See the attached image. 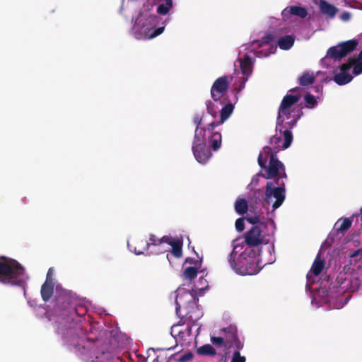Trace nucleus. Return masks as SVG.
<instances>
[{
    "instance_id": "9b49d317",
    "label": "nucleus",
    "mask_w": 362,
    "mask_h": 362,
    "mask_svg": "<svg viewBox=\"0 0 362 362\" xmlns=\"http://www.w3.org/2000/svg\"><path fill=\"white\" fill-rule=\"evenodd\" d=\"M237 252L235 249L228 255V261L230 267L237 273L241 275H252L257 272V265L255 262L245 260V266L240 265L242 264L240 259H238V263L235 262V257Z\"/></svg>"
},
{
    "instance_id": "39448f33",
    "label": "nucleus",
    "mask_w": 362,
    "mask_h": 362,
    "mask_svg": "<svg viewBox=\"0 0 362 362\" xmlns=\"http://www.w3.org/2000/svg\"><path fill=\"white\" fill-rule=\"evenodd\" d=\"M204 115L196 114L193 117V122L196 124L194 139L208 136L211 148L216 151L221 146V134L218 132H214L215 123L210 122L206 126H203Z\"/></svg>"
},
{
    "instance_id": "0eeeda50",
    "label": "nucleus",
    "mask_w": 362,
    "mask_h": 362,
    "mask_svg": "<svg viewBox=\"0 0 362 362\" xmlns=\"http://www.w3.org/2000/svg\"><path fill=\"white\" fill-rule=\"evenodd\" d=\"M285 181L281 178H276L273 181H269L266 185V199L269 202L272 197H274L276 201L273 203L274 209L279 208L284 202L286 197Z\"/></svg>"
},
{
    "instance_id": "f704fd0d",
    "label": "nucleus",
    "mask_w": 362,
    "mask_h": 362,
    "mask_svg": "<svg viewBox=\"0 0 362 362\" xmlns=\"http://www.w3.org/2000/svg\"><path fill=\"white\" fill-rule=\"evenodd\" d=\"M304 99H305L307 107H309V108L313 107L317 104V100L312 94H310V93L306 94L304 97Z\"/></svg>"
},
{
    "instance_id": "ea45409f",
    "label": "nucleus",
    "mask_w": 362,
    "mask_h": 362,
    "mask_svg": "<svg viewBox=\"0 0 362 362\" xmlns=\"http://www.w3.org/2000/svg\"><path fill=\"white\" fill-rule=\"evenodd\" d=\"M194 357V355L192 352L188 351L183 355H182L177 360L178 362H188L191 361Z\"/></svg>"
},
{
    "instance_id": "f03ea898",
    "label": "nucleus",
    "mask_w": 362,
    "mask_h": 362,
    "mask_svg": "<svg viewBox=\"0 0 362 362\" xmlns=\"http://www.w3.org/2000/svg\"><path fill=\"white\" fill-rule=\"evenodd\" d=\"M257 160L259 165L265 170V173L261 175L264 178L267 180H275L276 178L287 180L285 166L278 159L277 155L272 153L271 147L264 146L263 152L259 153Z\"/></svg>"
},
{
    "instance_id": "6e6d98bb",
    "label": "nucleus",
    "mask_w": 362,
    "mask_h": 362,
    "mask_svg": "<svg viewBox=\"0 0 362 362\" xmlns=\"http://www.w3.org/2000/svg\"><path fill=\"white\" fill-rule=\"evenodd\" d=\"M88 341H91L92 342L95 341L96 339H91V338H89V337H87L86 338Z\"/></svg>"
},
{
    "instance_id": "f3484780",
    "label": "nucleus",
    "mask_w": 362,
    "mask_h": 362,
    "mask_svg": "<svg viewBox=\"0 0 362 362\" xmlns=\"http://www.w3.org/2000/svg\"><path fill=\"white\" fill-rule=\"evenodd\" d=\"M262 242V231L260 228L257 226H252L245 233V243L249 247L258 246L261 245Z\"/></svg>"
},
{
    "instance_id": "49530a36",
    "label": "nucleus",
    "mask_w": 362,
    "mask_h": 362,
    "mask_svg": "<svg viewBox=\"0 0 362 362\" xmlns=\"http://www.w3.org/2000/svg\"><path fill=\"white\" fill-rule=\"evenodd\" d=\"M185 320H183V317H180L181 319H180V320L179 323H178L177 325H174V326L173 327V329L174 327H175L178 326V325H183L186 322V320H192V319L191 318V316H188V314H186V315H185Z\"/></svg>"
},
{
    "instance_id": "c03bdc74",
    "label": "nucleus",
    "mask_w": 362,
    "mask_h": 362,
    "mask_svg": "<svg viewBox=\"0 0 362 362\" xmlns=\"http://www.w3.org/2000/svg\"><path fill=\"white\" fill-rule=\"evenodd\" d=\"M246 220L251 224H256L259 222V217L257 215L250 216V214H247Z\"/></svg>"
},
{
    "instance_id": "b1692460",
    "label": "nucleus",
    "mask_w": 362,
    "mask_h": 362,
    "mask_svg": "<svg viewBox=\"0 0 362 362\" xmlns=\"http://www.w3.org/2000/svg\"><path fill=\"white\" fill-rule=\"evenodd\" d=\"M294 44V38L291 35L281 37L278 40V45L281 49L288 50Z\"/></svg>"
},
{
    "instance_id": "412c9836",
    "label": "nucleus",
    "mask_w": 362,
    "mask_h": 362,
    "mask_svg": "<svg viewBox=\"0 0 362 362\" xmlns=\"http://www.w3.org/2000/svg\"><path fill=\"white\" fill-rule=\"evenodd\" d=\"M234 109V106L231 103H228L225 105L221 110V115L220 119L218 121H213L215 123V128L218 127V125L224 123V122L230 116V115L233 113Z\"/></svg>"
},
{
    "instance_id": "864d4df0",
    "label": "nucleus",
    "mask_w": 362,
    "mask_h": 362,
    "mask_svg": "<svg viewBox=\"0 0 362 362\" xmlns=\"http://www.w3.org/2000/svg\"><path fill=\"white\" fill-rule=\"evenodd\" d=\"M178 335L180 336L181 337H184V332L182 331H179L178 332Z\"/></svg>"
},
{
    "instance_id": "a878e982",
    "label": "nucleus",
    "mask_w": 362,
    "mask_h": 362,
    "mask_svg": "<svg viewBox=\"0 0 362 362\" xmlns=\"http://www.w3.org/2000/svg\"><path fill=\"white\" fill-rule=\"evenodd\" d=\"M315 81V76L310 74L308 71L304 72L298 78V83L300 86H307L313 84Z\"/></svg>"
},
{
    "instance_id": "423d86ee",
    "label": "nucleus",
    "mask_w": 362,
    "mask_h": 362,
    "mask_svg": "<svg viewBox=\"0 0 362 362\" xmlns=\"http://www.w3.org/2000/svg\"><path fill=\"white\" fill-rule=\"evenodd\" d=\"M336 281L341 290L344 291L354 292L357 291L362 282V269L358 267L356 270L345 266L336 279Z\"/></svg>"
},
{
    "instance_id": "72a5a7b5",
    "label": "nucleus",
    "mask_w": 362,
    "mask_h": 362,
    "mask_svg": "<svg viewBox=\"0 0 362 362\" xmlns=\"http://www.w3.org/2000/svg\"><path fill=\"white\" fill-rule=\"evenodd\" d=\"M274 40L272 34L269 33L262 37L260 41L254 42L258 45V47H261L263 45H269Z\"/></svg>"
},
{
    "instance_id": "ddd939ff",
    "label": "nucleus",
    "mask_w": 362,
    "mask_h": 362,
    "mask_svg": "<svg viewBox=\"0 0 362 362\" xmlns=\"http://www.w3.org/2000/svg\"><path fill=\"white\" fill-rule=\"evenodd\" d=\"M223 334L225 340V347L226 349L235 348L238 350H241L243 348V343L241 342L238 337L237 327L235 325H230L221 330Z\"/></svg>"
},
{
    "instance_id": "37998d69",
    "label": "nucleus",
    "mask_w": 362,
    "mask_h": 362,
    "mask_svg": "<svg viewBox=\"0 0 362 362\" xmlns=\"http://www.w3.org/2000/svg\"><path fill=\"white\" fill-rule=\"evenodd\" d=\"M350 257L351 259H354V261H358L362 258V251L358 249L357 250H355L354 252L350 254Z\"/></svg>"
},
{
    "instance_id": "a18cd8bd",
    "label": "nucleus",
    "mask_w": 362,
    "mask_h": 362,
    "mask_svg": "<svg viewBox=\"0 0 362 362\" xmlns=\"http://www.w3.org/2000/svg\"><path fill=\"white\" fill-rule=\"evenodd\" d=\"M247 78L248 77L243 76L240 78V84L238 87H235V88L237 90V92L241 91L245 88V83L247 81Z\"/></svg>"
},
{
    "instance_id": "2eb2a0df",
    "label": "nucleus",
    "mask_w": 362,
    "mask_h": 362,
    "mask_svg": "<svg viewBox=\"0 0 362 362\" xmlns=\"http://www.w3.org/2000/svg\"><path fill=\"white\" fill-rule=\"evenodd\" d=\"M356 59L355 57H350L348 59V62L346 63L342 64L340 66V71L338 74H336L334 76V81L339 85L343 86L349 83L353 79V76L349 74V71L351 68L356 64Z\"/></svg>"
},
{
    "instance_id": "5701e85b",
    "label": "nucleus",
    "mask_w": 362,
    "mask_h": 362,
    "mask_svg": "<svg viewBox=\"0 0 362 362\" xmlns=\"http://www.w3.org/2000/svg\"><path fill=\"white\" fill-rule=\"evenodd\" d=\"M242 74L244 76L248 77L252 72V59L248 55H245L243 59L239 62Z\"/></svg>"
},
{
    "instance_id": "c9c22d12",
    "label": "nucleus",
    "mask_w": 362,
    "mask_h": 362,
    "mask_svg": "<svg viewBox=\"0 0 362 362\" xmlns=\"http://www.w3.org/2000/svg\"><path fill=\"white\" fill-rule=\"evenodd\" d=\"M211 341L214 345L218 347L223 346L225 347V340L223 337H211Z\"/></svg>"
},
{
    "instance_id": "20e7f679",
    "label": "nucleus",
    "mask_w": 362,
    "mask_h": 362,
    "mask_svg": "<svg viewBox=\"0 0 362 362\" xmlns=\"http://www.w3.org/2000/svg\"><path fill=\"white\" fill-rule=\"evenodd\" d=\"M25 269L16 260L0 256V282L21 286L24 282Z\"/></svg>"
},
{
    "instance_id": "dca6fc26",
    "label": "nucleus",
    "mask_w": 362,
    "mask_h": 362,
    "mask_svg": "<svg viewBox=\"0 0 362 362\" xmlns=\"http://www.w3.org/2000/svg\"><path fill=\"white\" fill-rule=\"evenodd\" d=\"M136 246L134 251L136 255L144 254V251L149 249L150 246H158L160 245V238L156 237L154 234H150L149 240L147 241L144 239H138L136 241Z\"/></svg>"
},
{
    "instance_id": "8fccbe9b",
    "label": "nucleus",
    "mask_w": 362,
    "mask_h": 362,
    "mask_svg": "<svg viewBox=\"0 0 362 362\" xmlns=\"http://www.w3.org/2000/svg\"><path fill=\"white\" fill-rule=\"evenodd\" d=\"M355 59H356V62L362 60V50L359 52L358 57Z\"/></svg>"
},
{
    "instance_id": "e433bc0d",
    "label": "nucleus",
    "mask_w": 362,
    "mask_h": 362,
    "mask_svg": "<svg viewBox=\"0 0 362 362\" xmlns=\"http://www.w3.org/2000/svg\"><path fill=\"white\" fill-rule=\"evenodd\" d=\"M246 358L245 356H242L240 353V350L235 349L233 353L231 362H245Z\"/></svg>"
},
{
    "instance_id": "f257e3e1",
    "label": "nucleus",
    "mask_w": 362,
    "mask_h": 362,
    "mask_svg": "<svg viewBox=\"0 0 362 362\" xmlns=\"http://www.w3.org/2000/svg\"><path fill=\"white\" fill-rule=\"evenodd\" d=\"M80 309H84V308L74 306L71 296L65 291L60 292L54 298V310L58 317L56 322L57 333L62 336L64 344L79 346L76 330L71 327H67L66 324H71L74 316L79 315L78 312Z\"/></svg>"
},
{
    "instance_id": "09e8293b",
    "label": "nucleus",
    "mask_w": 362,
    "mask_h": 362,
    "mask_svg": "<svg viewBox=\"0 0 362 362\" xmlns=\"http://www.w3.org/2000/svg\"><path fill=\"white\" fill-rule=\"evenodd\" d=\"M175 310H176L177 315H178L180 317V305L177 301H176V309Z\"/></svg>"
},
{
    "instance_id": "3c124183",
    "label": "nucleus",
    "mask_w": 362,
    "mask_h": 362,
    "mask_svg": "<svg viewBox=\"0 0 362 362\" xmlns=\"http://www.w3.org/2000/svg\"><path fill=\"white\" fill-rule=\"evenodd\" d=\"M349 14L348 13H344L343 14V19L347 20V19H349Z\"/></svg>"
},
{
    "instance_id": "393cba45",
    "label": "nucleus",
    "mask_w": 362,
    "mask_h": 362,
    "mask_svg": "<svg viewBox=\"0 0 362 362\" xmlns=\"http://www.w3.org/2000/svg\"><path fill=\"white\" fill-rule=\"evenodd\" d=\"M235 210L240 215L246 214L248 210L247 200L244 198H238L235 202Z\"/></svg>"
},
{
    "instance_id": "f8f14e48",
    "label": "nucleus",
    "mask_w": 362,
    "mask_h": 362,
    "mask_svg": "<svg viewBox=\"0 0 362 362\" xmlns=\"http://www.w3.org/2000/svg\"><path fill=\"white\" fill-rule=\"evenodd\" d=\"M232 78V76H223L215 80L211 88V96L215 102L220 101L226 95Z\"/></svg>"
},
{
    "instance_id": "de8ad7c7",
    "label": "nucleus",
    "mask_w": 362,
    "mask_h": 362,
    "mask_svg": "<svg viewBox=\"0 0 362 362\" xmlns=\"http://www.w3.org/2000/svg\"><path fill=\"white\" fill-rule=\"evenodd\" d=\"M52 274H53V270L52 268H49L48 269V272L47 273V278H46V281H52Z\"/></svg>"
},
{
    "instance_id": "79ce46f5",
    "label": "nucleus",
    "mask_w": 362,
    "mask_h": 362,
    "mask_svg": "<svg viewBox=\"0 0 362 362\" xmlns=\"http://www.w3.org/2000/svg\"><path fill=\"white\" fill-rule=\"evenodd\" d=\"M175 240V239H173L170 235H164L162 238H160V245L162 243H167L168 245H173Z\"/></svg>"
},
{
    "instance_id": "c756f323",
    "label": "nucleus",
    "mask_w": 362,
    "mask_h": 362,
    "mask_svg": "<svg viewBox=\"0 0 362 362\" xmlns=\"http://www.w3.org/2000/svg\"><path fill=\"white\" fill-rule=\"evenodd\" d=\"M201 267H187L183 273L182 276L185 279L193 280L194 279L198 274V269Z\"/></svg>"
},
{
    "instance_id": "cd10ccee",
    "label": "nucleus",
    "mask_w": 362,
    "mask_h": 362,
    "mask_svg": "<svg viewBox=\"0 0 362 362\" xmlns=\"http://www.w3.org/2000/svg\"><path fill=\"white\" fill-rule=\"evenodd\" d=\"M197 353L201 356H214L216 354V349L211 344H204L199 347Z\"/></svg>"
},
{
    "instance_id": "58836bf2",
    "label": "nucleus",
    "mask_w": 362,
    "mask_h": 362,
    "mask_svg": "<svg viewBox=\"0 0 362 362\" xmlns=\"http://www.w3.org/2000/svg\"><path fill=\"white\" fill-rule=\"evenodd\" d=\"M185 262L191 264H194L193 267H201L202 262V257L199 258V259H194L193 258L187 257L185 259Z\"/></svg>"
},
{
    "instance_id": "1a4fd4ad",
    "label": "nucleus",
    "mask_w": 362,
    "mask_h": 362,
    "mask_svg": "<svg viewBox=\"0 0 362 362\" xmlns=\"http://www.w3.org/2000/svg\"><path fill=\"white\" fill-rule=\"evenodd\" d=\"M358 45L357 40H350L339 43L337 46L331 47L327 52V56L334 61H339L342 58L354 51Z\"/></svg>"
},
{
    "instance_id": "4be33fe9",
    "label": "nucleus",
    "mask_w": 362,
    "mask_h": 362,
    "mask_svg": "<svg viewBox=\"0 0 362 362\" xmlns=\"http://www.w3.org/2000/svg\"><path fill=\"white\" fill-rule=\"evenodd\" d=\"M320 9L322 13L327 15L330 18H334L338 11L334 5L328 3L325 0L320 1Z\"/></svg>"
},
{
    "instance_id": "5fc2aeb1",
    "label": "nucleus",
    "mask_w": 362,
    "mask_h": 362,
    "mask_svg": "<svg viewBox=\"0 0 362 362\" xmlns=\"http://www.w3.org/2000/svg\"><path fill=\"white\" fill-rule=\"evenodd\" d=\"M298 89H299V88H293V89L290 90L289 91H291V92H292V91L295 92V91L298 90Z\"/></svg>"
},
{
    "instance_id": "a211bd4d",
    "label": "nucleus",
    "mask_w": 362,
    "mask_h": 362,
    "mask_svg": "<svg viewBox=\"0 0 362 362\" xmlns=\"http://www.w3.org/2000/svg\"><path fill=\"white\" fill-rule=\"evenodd\" d=\"M300 98V94L294 95L291 94L286 95L281 100L279 110L284 113L286 110L292 109V106L298 103Z\"/></svg>"
},
{
    "instance_id": "4468645a",
    "label": "nucleus",
    "mask_w": 362,
    "mask_h": 362,
    "mask_svg": "<svg viewBox=\"0 0 362 362\" xmlns=\"http://www.w3.org/2000/svg\"><path fill=\"white\" fill-rule=\"evenodd\" d=\"M281 133H282L284 136V142L282 143V145H281L282 141L281 136L274 135L272 136L269 140L272 153H275L276 155H277V153L281 149H286L288 148L293 141V134L290 129H283Z\"/></svg>"
},
{
    "instance_id": "9d476101",
    "label": "nucleus",
    "mask_w": 362,
    "mask_h": 362,
    "mask_svg": "<svg viewBox=\"0 0 362 362\" xmlns=\"http://www.w3.org/2000/svg\"><path fill=\"white\" fill-rule=\"evenodd\" d=\"M208 136L193 139L192 151L196 160L202 164L206 163L212 156L210 148L206 146Z\"/></svg>"
},
{
    "instance_id": "6e6552de",
    "label": "nucleus",
    "mask_w": 362,
    "mask_h": 362,
    "mask_svg": "<svg viewBox=\"0 0 362 362\" xmlns=\"http://www.w3.org/2000/svg\"><path fill=\"white\" fill-rule=\"evenodd\" d=\"M303 115L300 110L295 111L294 109L286 110L284 113L278 110V117L276 119V131L281 132L283 129H291L296 125L297 122Z\"/></svg>"
},
{
    "instance_id": "aec40b11",
    "label": "nucleus",
    "mask_w": 362,
    "mask_h": 362,
    "mask_svg": "<svg viewBox=\"0 0 362 362\" xmlns=\"http://www.w3.org/2000/svg\"><path fill=\"white\" fill-rule=\"evenodd\" d=\"M54 292V283L53 281H45L42 285L40 293L42 300L47 302L50 300Z\"/></svg>"
},
{
    "instance_id": "473e14b6",
    "label": "nucleus",
    "mask_w": 362,
    "mask_h": 362,
    "mask_svg": "<svg viewBox=\"0 0 362 362\" xmlns=\"http://www.w3.org/2000/svg\"><path fill=\"white\" fill-rule=\"evenodd\" d=\"M206 106L207 112L214 118H216L218 115V107L211 100H207L206 102Z\"/></svg>"
},
{
    "instance_id": "6ab92c4d",
    "label": "nucleus",
    "mask_w": 362,
    "mask_h": 362,
    "mask_svg": "<svg viewBox=\"0 0 362 362\" xmlns=\"http://www.w3.org/2000/svg\"><path fill=\"white\" fill-rule=\"evenodd\" d=\"M289 15H293L298 16L301 18H304L308 15L307 10L302 6H288L282 11L283 18H288Z\"/></svg>"
},
{
    "instance_id": "bb28decb",
    "label": "nucleus",
    "mask_w": 362,
    "mask_h": 362,
    "mask_svg": "<svg viewBox=\"0 0 362 362\" xmlns=\"http://www.w3.org/2000/svg\"><path fill=\"white\" fill-rule=\"evenodd\" d=\"M325 267V262L324 261L321 260L318 257L315 258L314 260V262L312 265V267L309 272H311L315 276H318L320 274L322 271L323 270Z\"/></svg>"
},
{
    "instance_id": "4c0bfd02",
    "label": "nucleus",
    "mask_w": 362,
    "mask_h": 362,
    "mask_svg": "<svg viewBox=\"0 0 362 362\" xmlns=\"http://www.w3.org/2000/svg\"><path fill=\"white\" fill-rule=\"evenodd\" d=\"M353 74L356 76L362 74V59L357 61L354 65H353Z\"/></svg>"
},
{
    "instance_id": "2f4dec72",
    "label": "nucleus",
    "mask_w": 362,
    "mask_h": 362,
    "mask_svg": "<svg viewBox=\"0 0 362 362\" xmlns=\"http://www.w3.org/2000/svg\"><path fill=\"white\" fill-rule=\"evenodd\" d=\"M351 223L352 222L349 218H346L343 219L337 228V232L344 235V233L351 227Z\"/></svg>"
},
{
    "instance_id": "c85d7f7f",
    "label": "nucleus",
    "mask_w": 362,
    "mask_h": 362,
    "mask_svg": "<svg viewBox=\"0 0 362 362\" xmlns=\"http://www.w3.org/2000/svg\"><path fill=\"white\" fill-rule=\"evenodd\" d=\"M170 246L172 247L173 255L177 258L181 257L182 255V240L176 238Z\"/></svg>"
},
{
    "instance_id": "a19ab883",
    "label": "nucleus",
    "mask_w": 362,
    "mask_h": 362,
    "mask_svg": "<svg viewBox=\"0 0 362 362\" xmlns=\"http://www.w3.org/2000/svg\"><path fill=\"white\" fill-rule=\"evenodd\" d=\"M235 228L238 231L242 232L245 228L244 219L239 218L235 221Z\"/></svg>"
},
{
    "instance_id": "7ed1b4c3",
    "label": "nucleus",
    "mask_w": 362,
    "mask_h": 362,
    "mask_svg": "<svg viewBox=\"0 0 362 362\" xmlns=\"http://www.w3.org/2000/svg\"><path fill=\"white\" fill-rule=\"evenodd\" d=\"M153 4H148V8L141 11L134 24L135 30L143 35L145 39H152L160 35L164 31V27L155 28L159 23L160 18L150 13Z\"/></svg>"
},
{
    "instance_id": "7c9ffc66",
    "label": "nucleus",
    "mask_w": 362,
    "mask_h": 362,
    "mask_svg": "<svg viewBox=\"0 0 362 362\" xmlns=\"http://www.w3.org/2000/svg\"><path fill=\"white\" fill-rule=\"evenodd\" d=\"M165 4H159L157 8V13L160 15H166L173 7L172 0H165Z\"/></svg>"
},
{
    "instance_id": "603ef678",
    "label": "nucleus",
    "mask_w": 362,
    "mask_h": 362,
    "mask_svg": "<svg viewBox=\"0 0 362 362\" xmlns=\"http://www.w3.org/2000/svg\"><path fill=\"white\" fill-rule=\"evenodd\" d=\"M191 330H192V327L190 326H189L187 328V334L188 335H190L191 334Z\"/></svg>"
}]
</instances>
